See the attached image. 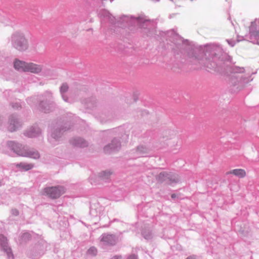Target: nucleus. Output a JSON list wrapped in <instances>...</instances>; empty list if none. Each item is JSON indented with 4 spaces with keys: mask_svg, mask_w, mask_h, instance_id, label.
<instances>
[{
    "mask_svg": "<svg viewBox=\"0 0 259 259\" xmlns=\"http://www.w3.org/2000/svg\"><path fill=\"white\" fill-rule=\"evenodd\" d=\"M11 214L14 216H17L19 215V211L16 208H13L11 209Z\"/></svg>",
    "mask_w": 259,
    "mask_h": 259,
    "instance_id": "obj_32",
    "label": "nucleus"
},
{
    "mask_svg": "<svg viewBox=\"0 0 259 259\" xmlns=\"http://www.w3.org/2000/svg\"><path fill=\"white\" fill-rule=\"evenodd\" d=\"M11 106L14 110H19L22 108V105L19 101H16L15 102H12Z\"/></svg>",
    "mask_w": 259,
    "mask_h": 259,
    "instance_id": "obj_28",
    "label": "nucleus"
},
{
    "mask_svg": "<svg viewBox=\"0 0 259 259\" xmlns=\"http://www.w3.org/2000/svg\"><path fill=\"white\" fill-rule=\"evenodd\" d=\"M177 40L174 43L176 45L177 48L180 49V52L184 53L187 52L190 58L198 60L199 63L205 67L208 71H220L221 69V63L220 60L222 61L221 56L223 52L220 47L211 46L207 47L204 53V56L202 59L199 60L196 56L197 49L193 48L192 47L188 44L187 40H184L178 34H176Z\"/></svg>",
    "mask_w": 259,
    "mask_h": 259,
    "instance_id": "obj_1",
    "label": "nucleus"
},
{
    "mask_svg": "<svg viewBox=\"0 0 259 259\" xmlns=\"http://www.w3.org/2000/svg\"><path fill=\"white\" fill-rule=\"evenodd\" d=\"M150 150L149 148L143 145H139L135 149L132 151L131 154L133 155L134 158L146 156L149 153Z\"/></svg>",
    "mask_w": 259,
    "mask_h": 259,
    "instance_id": "obj_14",
    "label": "nucleus"
},
{
    "mask_svg": "<svg viewBox=\"0 0 259 259\" xmlns=\"http://www.w3.org/2000/svg\"><path fill=\"white\" fill-rule=\"evenodd\" d=\"M119 21L123 23L126 22L128 26L133 25L138 26L144 29L145 33H147V30H149L152 25L149 20L140 17L130 18L128 16H123L120 18Z\"/></svg>",
    "mask_w": 259,
    "mask_h": 259,
    "instance_id": "obj_5",
    "label": "nucleus"
},
{
    "mask_svg": "<svg viewBox=\"0 0 259 259\" xmlns=\"http://www.w3.org/2000/svg\"><path fill=\"white\" fill-rule=\"evenodd\" d=\"M71 128L72 125L68 123L63 124L61 121L56 122L50 130L48 138V141L53 146L57 145L63 133Z\"/></svg>",
    "mask_w": 259,
    "mask_h": 259,
    "instance_id": "obj_4",
    "label": "nucleus"
},
{
    "mask_svg": "<svg viewBox=\"0 0 259 259\" xmlns=\"http://www.w3.org/2000/svg\"><path fill=\"white\" fill-rule=\"evenodd\" d=\"M46 248L47 243L43 241L38 242L35 246V249L38 250V253L39 254H43Z\"/></svg>",
    "mask_w": 259,
    "mask_h": 259,
    "instance_id": "obj_23",
    "label": "nucleus"
},
{
    "mask_svg": "<svg viewBox=\"0 0 259 259\" xmlns=\"http://www.w3.org/2000/svg\"><path fill=\"white\" fill-rule=\"evenodd\" d=\"M111 172L110 171H104L100 173L99 178L103 181L107 182L110 179Z\"/></svg>",
    "mask_w": 259,
    "mask_h": 259,
    "instance_id": "obj_26",
    "label": "nucleus"
},
{
    "mask_svg": "<svg viewBox=\"0 0 259 259\" xmlns=\"http://www.w3.org/2000/svg\"><path fill=\"white\" fill-rule=\"evenodd\" d=\"M44 193L48 197L55 199L59 198L65 192V189L62 186L47 187L44 189Z\"/></svg>",
    "mask_w": 259,
    "mask_h": 259,
    "instance_id": "obj_10",
    "label": "nucleus"
},
{
    "mask_svg": "<svg viewBox=\"0 0 259 259\" xmlns=\"http://www.w3.org/2000/svg\"><path fill=\"white\" fill-rule=\"evenodd\" d=\"M121 148V143L119 139L114 138L111 142L104 147V152L107 154L119 151Z\"/></svg>",
    "mask_w": 259,
    "mask_h": 259,
    "instance_id": "obj_11",
    "label": "nucleus"
},
{
    "mask_svg": "<svg viewBox=\"0 0 259 259\" xmlns=\"http://www.w3.org/2000/svg\"><path fill=\"white\" fill-rule=\"evenodd\" d=\"M11 42L12 47L19 51H25L28 48V41L24 34L20 32H16L12 35Z\"/></svg>",
    "mask_w": 259,
    "mask_h": 259,
    "instance_id": "obj_7",
    "label": "nucleus"
},
{
    "mask_svg": "<svg viewBox=\"0 0 259 259\" xmlns=\"http://www.w3.org/2000/svg\"><path fill=\"white\" fill-rule=\"evenodd\" d=\"M0 245L2 250L7 254L8 259H13L14 255L12 249L8 246L7 238L3 235H0Z\"/></svg>",
    "mask_w": 259,
    "mask_h": 259,
    "instance_id": "obj_13",
    "label": "nucleus"
},
{
    "mask_svg": "<svg viewBox=\"0 0 259 259\" xmlns=\"http://www.w3.org/2000/svg\"><path fill=\"white\" fill-rule=\"evenodd\" d=\"M7 146L10 150L18 156L28 157L34 159H38L40 157V154L36 150L15 141H8Z\"/></svg>",
    "mask_w": 259,
    "mask_h": 259,
    "instance_id": "obj_3",
    "label": "nucleus"
},
{
    "mask_svg": "<svg viewBox=\"0 0 259 259\" xmlns=\"http://www.w3.org/2000/svg\"><path fill=\"white\" fill-rule=\"evenodd\" d=\"M142 236L146 240L151 239L152 238V234L149 230H145L142 232Z\"/></svg>",
    "mask_w": 259,
    "mask_h": 259,
    "instance_id": "obj_27",
    "label": "nucleus"
},
{
    "mask_svg": "<svg viewBox=\"0 0 259 259\" xmlns=\"http://www.w3.org/2000/svg\"><path fill=\"white\" fill-rule=\"evenodd\" d=\"M22 123L16 114H12L9 116L8 130L13 132L17 130L21 126Z\"/></svg>",
    "mask_w": 259,
    "mask_h": 259,
    "instance_id": "obj_12",
    "label": "nucleus"
},
{
    "mask_svg": "<svg viewBox=\"0 0 259 259\" xmlns=\"http://www.w3.org/2000/svg\"><path fill=\"white\" fill-rule=\"evenodd\" d=\"M228 70L232 74L230 78L231 83L233 86H237V89L239 90L243 88L253 79L249 73L241 76L236 75L245 73L246 70L244 67L232 65L228 68Z\"/></svg>",
    "mask_w": 259,
    "mask_h": 259,
    "instance_id": "obj_2",
    "label": "nucleus"
},
{
    "mask_svg": "<svg viewBox=\"0 0 259 259\" xmlns=\"http://www.w3.org/2000/svg\"><path fill=\"white\" fill-rule=\"evenodd\" d=\"M16 165L17 167H19L21 169L24 170L25 171L30 170L33 167V164H27L23 162L18 163Z\"/></svg>",
    "mask_w": 259,
    "mask_h": 259,
    "instance_id": "obj_25",
    "label": "nucleus"
},
{
    "mask_svg": "<svg viewBox=\"0 0 259 259\" xmlns=\"http://www.w3.org/2000/svg\"><path fill=\"white\" fill-rule=\"evenodd\" d=\"M257 44H258V45H259V42H258V41H257Z\"/></svg>",
    "mask_w": 259,
    "mask_h": 259,
    "instance_id": "obj_41",
    "label": "nucleus"
},
{
    "mask_svg": "<svg viewBox=\"0 0 259 259\" xmlns=\"http://www.w3.org/2000/svg\"><path fill=\"white\" fill-rule=\"evenodd\" d=\"M127 259H137V256L135 254H133L129 256Z\"/></svg>",
    "mask_w": 259,
    "mask_h": 259,
    "instance_id": "obj_37",
    "label": "nucleus"
},
{
    "mask_svg": "<svg viewBox=\"0 0 259 259\" xmlns=\"http://www.w3.org/2000/svg\"><path fill=\"white\" fill-rule=\"evenodd\" d=\"M31 237L30 234L27 232L23 233L21 236V239L25 241L29 240Z\"/></svg>",
    "mask_w": 259,
    "mask_h": 259,
    "instance_id": "obj_31",
    "label": "nucleus"
},
{
    "mask_svg": "<svg viewBox=\"0 0 259 259\" xmlns=\"http://www.w3.org/2000/svg\"><path fill=\"white\" fill-rule=\"evenodd\" d=\"M61 97L62 99L66 102H69V98L65 94H62Z\"/></svg>",
    "mask_w": 259,
    "mask_h": 259,
    "instance_id": "obj_35",
    "label": "nucleus"
},
{
    "mask_svg": "<svg viewBox=\"0 0 259 259\" xmlns=\"http://www.w3.org/2000/svg\"><path fill=\"white\" fill-rule=\"evenodd\" d=\"M95 178V176H91L90 178V182L93 185V184H95L96 185V181L94 180V178Z\"/></svg>",
    "mask_w": 259,
    "mask_h": 259,
    "instance_id": "obj_36",
    "label": "nucleus"
},
{
    "mask_svg": "<svg viewBox=\"0 0 259 259\" xmlns=\"http://www.w3.org/2000/svg\"><path fill=\"white\" fill-rule=\"evenodd\" d=\"M44 70V66L32 62H27L26 72H30L34 74H39Z\"/></svg>",
    "mask_w": 259,
    "mask_h": 259,
    "instance_id": "obj_16",
    "label": "nucleus"
},
{
    "mask_svg": "<svg viewBox=\"0 0 259 259\" xmlns=\"http://www.w3.org/2000/svg\"><path fill=\"white\" fill-rule=\"evenodd\" d=\"M99 15L102 18L109 21L111 24L115 23L116 19L106 10H103L101 11L99 13Z\"/></svg>",
    "mask_w": 259,
    "mask_h": 259,
    "instance_id": "obj_20",
    "label": "nucleus"
},
{
    "mask_svg": "<svg viewBox=\"0 0 259 259\" xmlns=\"http://www.w3.org/2000/svg\"><path fill=\"white\" fill-rule=\"evenodd\" d=\"M171 197L172 199H175L176 198L178 197V196L176 194H171Z\"/></svg>",
    "mask_w": 259,
    "mask_h": 259,
    "instance_id": "obj_38",
    "label": "nucleus"
},
{
    "mask_svg": "<svg viewBox=\"0 0 259 259\" xmlns=\"http://www.w3.org/2000/svg\"><path fill=\"white\" fill-rule=\"evenodd\" d=\"M100 118L107 120H110L114 117V113L113 110L110 108H105L100 110Z\"/></svg>",
    "mask_w": 259,
    "mask_h": 259,
    "instance_id": "obj_19",
    "label": "nucleus"
},
{
    "mask_svg": "<svg viewBox=\"0 0 259 259\" xmlns=\"http://www.w3.org/2000/svg\"><path fill=\"white\" fill-rule=\"evenodd\" d=\"M70 144L74 147L84 148L88 146V142L80 137L73 138L70 141Z\"/></svg>",
    "mask_w": 259,
    "mask_h": 259,
    "instance_id": "obj_18",
    "label": "nucleus"
},
{
    "mask_svg": "<svg viewBox=\"0 0 259 259\" xmlns=\"http://www.w3.org/2000/svg\"><path fill=\"white\" fill-rule=\"evenodd\" d=\"M249 34L250 39L254 38H259V19H255L251 23L249 27Z\"/></svg>",
    "mask_w": 259,
    "mask_h": 259,
    "instance_id": "obj_15",
    "label": "nucleus"
},
{
    "mask_svg": "<svg viewBox=\"0 0 259 259\" xmlns=\"http://www.w3.org/2000/svg\"><path fill=\"white\" fill-rule=\"evenodd\" d=\"M82 103L84 107L89 109L93 110L97 105L96 100L95 98L92 97L84 99Z\"/></svg>",
    "mask_w": 259,
    "mask_h": 259,
    "instance_id": "obj_21",
    "label": "nucleus"
},
{
    "mask_svg": "<svg viewBox=\"0 0 259 259\" xmlns=\"http://www.w3.org/2000/svg\"><path fill=\"white\" fill-rule=\"evenodd\" d=\"M41 134V129L36 125L30 127L24 132V135L28 138H35Z\"/></svg>",
    "mask_w": 259,
    "mask_h": 259,
    "instance_id": "obj_17",
    "label": "nucleus"
},
{
    "mask_svg": "<svg viewBox=\"0 0 259 259\" xmlns=\"http://www.w3.org/2000/svg\"><path fill=\"white\" fill-rule=\"evenodd\" d=\"M100 241L101 247L106 248L116 245L118 241V238L114 234L103 233L100 237Z\"/></svg>",
    "mask_w": 259,
    "mask_h": 259,
    "instance_id": "obj_9",
    "label": "nucleus"
},
{
    "mask_svg": "<svg viewBox=\"0 0 259 259\" xmlns=\"http://www.w3.org/2000/svg\"><path fill=\"white\" fill-rule=\"evenodd\" d=\"M227 41L229 44V45L231 47H234L235 45V42L231 39H227Z\"/></svg>",
    "mask_w": 259,
    "mask_h": 259,
    "instance_id": "obj_33",
    "label": "nucleus"
},
{
    "mask_svg": "<svg viewBox=\"0 0 259 259\" xmlns=\"http://www.w3.org/2000/svg\"><path fill=\"white\" fill-rule=\"evenodd\" d=\"M27 62L16 60L14 63V68L20 71L26 72Z\"/></svg>",
    "mask_w": 259,
    "mask_h": 259,
    "instance_id": "obj_22",
    "label": "nucleus"
},
{
    "mask_svg": "<svg viewBox=\"0 0 259 259\" xmlns=\"http://www.w3.org/2000/svg\"><path fill=\"white\" fill-rule=\"evenodd\" d=\"M69 87L66 83H63L60 88V92L61 95L65 94L68 90Z\"/></svg>",
    "mask_w": 259,
    "mask_h": 259,
    "instance_id": "obj_29",
    "label": "nucleus"
},
{
    "mask_svg": "<svg viewBox=\"0 0 259 259\" xmlns=\"http://www.w3.org/2000/svg\"><path fill=\"white\" fill-rule=\"evenodd\" d=\"M120 258H121L120 256H115L113 257H112L111 259H120Z\"/></svg>",
    "mask_w": 259,
    "mask_h": 259,
    "instance_id": "obj_40",
    "label": "nucleus"
},
{
    "mask_svg": "<svg viewBox=\"0 0 259 259\" xmlns=\"http://www.w3.org/2000/svg\"><path fill=\"white\" fill-rule=\"evenodd\" d=\"M87 252H88V254L89 255H91L92 256H95L97 254V249L95 247L92 246V247H91L88 250Z\"/></svg>",
    "mask_w": 259,
    "mask_h": 259,
    "instance_id": "obj_30",
    "label": "nucleus"
},
{
    "mask_svg": "<svg viewBox=\"0 0 259 259\" xmlns=\"http://www.w3.org/2000/svg\"><path fill=\"white\" fill-rule=\"evenodd\" d=\"M156 180L160 183L172 185L173 184L179 183L180 178L177 174L162 171L157 175Z\"/></svg>",
    "mask_w": 259,
    "mask_h": 259,
    "instance_id": "obj_8",
    "label": "nucleus"
},
{
    "mask_svg": "<svg viewBox=\"0 0 259 259\" xmlns=\"http://www.w3.org/2000/svg\"><path fill=\"white\" fill-rule=\"evenodd\" d=\"M61 97L62 99L66 102H69V98L65 94H62Z\"/></svg>",
    "mask_w": 259,
    "mask_h": 259,
    "instance_id": "obj_34",
    "label": "nucleus"
},
{
    "mask_svg": "<svg viewBox=\"0 0 259 259\" xmlns=\"http://www.w3.org/2000/svg\"><path fill=\"white\" fill-rule=\"evenodd\" d=\"M43 99L39 103V110L45 113L53 111L57 108L56 103L53 101V96L51 92L47 91L42 95Z\"/></svg>",
    "mask_w": 259,
    "mask_h": 259,
    "instance_id": "obj_6",
    "label": "nucleus"
},
{
    "mask_svg": "<svg viewBox=\"0 0 259 259\" xmlns=\"http://www.w3.org/2000/svg\"><path fill=\"white\" fill-rule=\"evenodd\" d=\"M186 259H195V257L194 255L189 256L187 257Z\"/></svg>",
    "mask_w": 259,
    "mask_h": 259,
    "instance_id": "obj_39",
    "label": "nucleus"
},
{
    "mask_svg": "<svg viewBox=\"0 0 259 259\" xmlns=\"http://www.w3.org/2000/svg\"><path fill=\"white\" fill-rule=\"evenodd\" d=\"M228 174H233L240 178H244L246 176V172L243 169H235L228 172Z\"/></svg>",
    "mask_w": 259,
    "mask_h": 259,
    "instance_id": "obj_24",
    "label": "nucleus"
}]
</instances>
